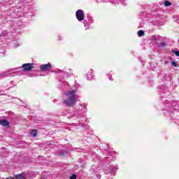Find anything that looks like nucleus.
<instances>
[{
    "label": "nucleus",
    "mask_w": 179,
    "mask_h": 179,
    "mask_svg": "<svg viewBox=\"0 0 179 179\" xmlns=\"http://www.w3.org/2000/svg\"><path fill=\"white\" fill-rule=\"evenodd\" d=\"M76 17L79 22L81 20H83L84 19V14H83V10H78L76 13Z\"/></svg>",
    "instance_id": "2"
},
{
    "label": "nucleus",
    "mask_w": 179,
    "mask_h": 179,
    "mask_svg": "<svg viewBox=\"0 0 179 179\" xmlns=\"http://www.w3.org/2000/svg\"><path fill=\"white\" fill-rule=\"evenodd\" d=\"M31 135H32V136H37V130H32L31 131Z\"/></svg>",
    "instance_id": "8"
},
{
    "label": "nucleus",
    "mask_w": 179,
    "mask_h": 179,
    "mask_svg": "<svg viewBox=\"0 0 179 179\" xmlns=\"http://www.w3.org/2000/svg\"><path fill=\"white\" fill-rule=\"evenodd\" d=\"M172 65H173V66H176V67L178 66V64H177V63H176V62H172Z\"/></svg>",
    "instance_id": "11"
},
{
    "label": "nucleus",
    "mask_w": 179,
    "mask_h": 179,
    "mask_svg": "<svg viewBox=\"0 0 179 179\" xmlns=\"http://www.w3.org/2000/svg\"><path fill=\"white\" fill-rule=\"evenodd\" d=\"M0 125H2V127H8L9 122H7L6 120H0Z\"/></svg>",
    "instance_id": "5"
},
{
    "label": "nucleus",
    "mask_w": 179,
    "mask_h": 179,
    "mask_svg": "<svg viewBox=\"0 0 179 179\" xmlns=\"http://www.w3.org/2000/svg\"><path fill=\"white\" fill-rule=\"evenodd\" d=\"M51 68H52L51 64H43V65L41 66V69L42 71H50V69H51Z\"/></svg>",
    "instance_id": "4"
},
{
    "label": "nucleus",
    "mask_w": 179,
    "mask_h": 179,
    "mask_svg": "<svg viewBox=\"0 0 179 179\" xmlns=\"http://www.w3.org/2000/svg\"><path fill=\"white\" fill-rule=\"evenodd\" d=\"M16 179H24V174L21 173V174H18L15 176Z\"/></svg>",
    "instance_id": "6"
},
{
    "label": "nucleus",
    "mask_w": 179,
    "mask_h": 179,
    "mask_svg": "<svg viewBox=\"0 0 179 179\" xmlns=\"http://www.w3.org/2000/svg\"><path fill=\"white\" fill-rule=\"evenodd\" d=\"M70 179H76V176L73 175L72 176L70 177Z\"/></svg>",
    "instance_id": "12"
},
{
    "label": "nucleus",
    "mask_w": 179,
    "mask_h": 179,
    "mask_svg": "<svg viewBox=\"0 0 179 179\" xmlns=\"http://www.w3.org/2000/svg\"><path fill=\"white\" fill-rule=\"evenodd\" d=\"M173 54H175L176 57H179V51H173Z\"/></svg>",
    "instance_id": "10"
},
{
    "label": "nucleus",
    "mask_w": 179,
    "mask_h": 179,
    "mask_svg": "<svg viewBox=\"0 0 179 179\" xmlns=\"http://www.w3.org/2000/svg\"><path fill=\"white\" fill-rule=\"evenodd\" d=\"M164 5L165 6H170L171 5V3L169 1H165Z\"/></svg>",
    "instance_id": "9"
},
{
    "label": "nucleus",
    "mask_w": 179,
    "mask_h": 179,
    "mask_svg": "<svg viewBox=\"0 0 179 179\" xmlns=\"http://www.w3.org/2000/svg\"><path fill=\"white\" fill-rule=\"evenodd\" d=\"M138 35L139 37H143V36H145V32L143 30H140L138 32Z\"/></svg>",
    "instance_id": "7"
},
{
    "label": "nucleus",
    "mask_w": 179,
    "mask_h": 179,
    "mask_svg": "<svg viewBox=\"0 0 179 179\" xmlns=\"http://www.w3.org/2000/svg\"><path fill=\"white\" fill-rule=\"evenodd\" d=\"M66 100H64V103L69 107H72L73 104L76 103V99L75 98V91H70L65 94Z\"/></svg>",
    "instance_id": "1"
},
{
    "label": "nucleus",
    "mask_w": 179,
    "mask_h": 179,
    "mask_svg": "<svg viewBox=\"0 0 179 179\" xmlns=\"http://www.w3.org/2000/svg\"><path fill=\"white\" fill-rule=\"evenodd\" d=\"M24 71H31L33 69V64H24L22 65Z\"/></svg>",
    "instance_id": "3"
}]
</instances>
